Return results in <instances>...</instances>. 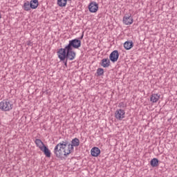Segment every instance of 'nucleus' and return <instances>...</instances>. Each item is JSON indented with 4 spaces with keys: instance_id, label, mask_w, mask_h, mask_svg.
<instances>
[{
    "instance_id": "4468645a",
    "label": "nucleus",
    "mask_w": 177,
    "mask_h": 177,
    "mask_svg": "<svg viewBox=\"0 0 177 177\" xmlns=\"http://www.w3.org/2000/svg\"><path fill=\"white\" fill-rule=\"evenodd\" d=\"M150 100L152 103H157L158 100H160V95L156 93L152 94L151 95Z\"/></svg>"
},
{
    "instance_id": "7ed1b4c3",
    "label": "nucleus",
    "mask_w": 177,
    "mask_h": 177,
    "mask_svg": "<svg viewBox=\"0 0 177 177\" xmlns=\"http://www.w3.org/2000/svg\"><path fill=\"white\" fill-rule=\"evenodd\" d=\"M13 109V102L10 100H3L0 102V110L2 111H10Z\"/></svg>"
},
{
    "instance_id": "b1692460",
    "label": "nucleus",
    "mask_w": 177,
    "mask_h": 177,
    "mask_svg": "<svg viewBox=\"0 0 177 177\" xmlns=\"http://www.w3.org/2000/svg\"><path fill=\"white\" fill-rule=\"evenodd\" d=\"M68 1H71V0H68Z\"/></svg>"
},
{
    "instance_id": "9d476101",
    "label": "nucleus",
    "mask_w": 177,
    "mask_h": 177,
    "mask_svg": "<svg viewBox=\"0 0 177 177\" xmlns=\"http://www.w3.org/2000/svg\"><path fill=\"white\" fill-rule=\"evenodd\" d=\"M100 64L104 68H107V67L110 66V59L109 58H104L102 59Z\"/></svg>"
},
{
    "instance_id": "39448f33",
    "label": "nucleus",
    "mask_w": 177,
    "mask_h": 177,
    "mask_svg": "<svg viewBox=\"0 0 177 177\" xmlns=\"http://www.w3.org/2000/svg\"><path fill=\"white\" fill-rule=\"evenodd\" d=\"M66 46L71 49H73H73H78L79 48H81V40L78 39L70 40L68 44Z\"/></svg>"
},
{
    "instance_id": "aec40b11",
    "label": "nucleus",
    "mask_w": 177,
    "mask_h": 177,
    "mask_svg": "<svg viewBox=\"0 0 177 177\" xmlns=\"http://www.w3.org/2000/svg\"><path fill=\"white\" fill-rule=\"evenodd\" d=\"M97 74L99 77H100L101 75H103V74H104V70L102 68H99L97 70Z\"/></svg>"
},
{
    "instance_id": "f8f14e48",
    "label": "nucleus",
    "mask_w": 177,
    "mask_h": 177,
    "mask_svg": "<svg viewBox=\"0 0 177 177\" xmlns=\"http://www.w3.org/2000/svg\"><path fill=\"white\" fill-rule=\"evenodd\" d=\"M35 143L37 147H39L40 150H42V149H44L46 147L45 144H44V142H42V140L39 139H36Z\"/></svg>"
},
{
    "instance_id": "1a4fd4ad",
    "label": "nucleus",
    "mask_w": 177,
    "mask_h": 177,
    "mask_svg": "<svg viewBox=\"0 0 177 177\" xmlns=\"http://www.w3.org/2000/svg\"><path fill=\"white\" fill-rule=\"evenodd\" d=\"M99 9V4L96 2H91L88 6V10L91 13H96Z\"/></svg>"
},
{
    "instance_id": "a211bd4d",
    "label": "nucleus",
    "mask_w": 177,
    "mask_h": 177,
    "mask_svg": "<svg viewBox=\"0 0 177 177\" xmlns=\"http://www.w3.org/2000/svg\"><path fill=\"white\" fill-rule=\"evenodd\" d=\"M150 165L153 167H158V159L153 158L151 160Z\"/></svg>"
},
{
    "instance_id": "412c9836",
    "label": "nucleus",
    "mask_w": 177,
    "mask_h": 177,
    "mask_svg": "<svg viewBox=\"0 0 177 177\" xmlns=\"http://www.w3.org/2000/svg\"><path fill=\"white\" fill-rule=\"evenodd\" d=\"M67 60H68V59H65L64 61L63 60H60V62H63L64 66H66V67H67Z\"/></svg>"
},
{
    "instance_id": "9b49d317",
    "label": "nucleus",
    "mask_w": 177,
    "mask_h": 177,
    "mask_svg": "<svg viewBox=\"0 0 177 177\" xmlns=\"http://www.w3.org/2000/svg\"><path fill=\"white\" fill-rule=\"evenodd\" d=\"M124 49H126V50H129L130 49H132V48H133V42L132 41H125L124 43Z\"/></svg>"
},
{
    "instance_id": "20e7f679",
    "label": "nucleus",
    "mask_w": 177,
    "mask_h": 177,
    "mask_svg": "<svg viewBox=\"0 0 177 177\" xmlns=\"http://www.w3.org/2000/svg\"><path fill=\"white\" fill-rule=\"evenodd\" d=\"M67 149L65 151H66L67 154H71L74 151V147L80 146V139L75 138L71 140V144L68 143V141H67Z\"/></svg>"
},
{
    "instance_id": "6ab92c4d",
    "label": "nucleus",
    "mask_w": 177,
    "mask_h": 177,
    "mask_svg": "<svg viewBox=\"0 0 177 177\" xmlns=\"http://www.w3.org/2000/svg\"><path fill=\"white\" fill-rule=\"evenodd\" d=\"M57 5L61 8H63L67 5V0H57Z\"/></svg>"
},
{
    "instance_id": "4be33fe9",
    "label": "nucleus",
    "mask_w": 177,
    "mask_h": 177,
    "mask_svg": "<svg viewBox=\"0 0 177 177\" xmlns=\"http://www.w3.org/2000/svg\"><path fill=\"white\" fill-rule=\"evenodd\" d=\"M84 38V34L82 35V36L80 37V39H82Z\"/></svg>"
},
{
    "instance_id": "6e6552de",
    "label": "nucleus",
    "mask_w": 177,
    "mask_h": 177,
    "mask_svg": "<svg viewBox=\"0 0 177 177\" xmlns=\"http://www.w3.org/2000/svg\"><path fill=\"white\" fill-rule=\"evenodd\" d=\"M118 57H120V53H118V50H113L109 55V59L113 63H115L118 60Z\"/></svg>"
},
{
    "instance_id": "0eeeda50",
    "label": "nucleus",
    "mask_w": 177,
    "mask_h": 177,
    "mask_svg": "<svg viewBox=\"0 0 177 177\" xmlns=\"http://www.w3.org/2000/svg\"><path fill=\"white\" fill-rule=\"evenodd\" d=\"M122 21L125 26H130V24L133 23V18H132L131 14H127L123 17Z\"/></svg>"
},
{
    "instance_id": "f3484780",
    "label": "nucleus",
    "mask_w": 177,
    "mask_h": 177,
    "mask_svg": "<svg viewBox=\"0 0 177 177\" xmlns=\"http://www.w3.org/2000/svg\"><path fill=\"white\" fill-rule=\"evenodd\" d=\"M23 9L26 12L31 10V5L30 4V1H26L24 3Z\"/></svg>"
},
{
    "instance_id": "f257e3e1",
    "label": "nucleus",
    "mask_w": 177,
    "mask_h": 177,
    "mask_svg": "<svg viewBox=\"0 0 177 177\" xmlns=\"http://www.w3.org/2000/svg\"><path fill=\"white\" fill-rule=\"evenodd\" d=\"M57 55L59 60H74L76 53L73 50V48L65 46L64 48H59L57 52Z\"/></svg>"
},
{
    "instance_id": "2eb2a0df",
    "label": "nucleus",
    "mask_w": 177,
    "mask_h": 177,
    "mask_svg": "<svg viewBox=\"0 0 177 177\" xmlns=\"http://www.w3.org/2000/svg\"><path fill=\"white\" fill-rule=\"evenodd\" d=\"M41 151H43V153H44L46 157H47L48 158H50V150L49 149V148H48L46 146L42 149H41Z\"/></svg>"
},
{
    "instance_id": "5701e85b",
    "label": "nucleus",
    "mask_w": 177,
    "mask_h": 177,
    "mask_svg": "<svg viewBox=\"0 0 177 177\" xmlns=\"http://www.w3.org/2000/svg\"><path fill=\"white\" fill-rule=\"evenodd\" d=\"M2 18V16L1 15V12H0V19H1Z\"/></svg>"
},
{
    "instance_id": "423d86ee",
    "label": "nucleus",
    "mask_w": 177,
    "mask_h": 177,
    "mask_svg": "<svg viewBox=\"0 0 177 177\" xmlns=\"http://www.w3.org/2000/svg\"><path fill=\"white\" fill-rule=\"evenodd\" d=\"M125 117V111L124 109H117L115 112V118L118 121H122Z\"/></svg>"
},
{
    "instance_id": "f03ea898",
    "label": "nucleus",
    "mask_w": 177,
    "mask_h": 177,
    "mask_svg": "<svg viewBox=\"0 0 177 177\" xmlns=\"http://www.w3.org/2000/svg\"><path fill=\"white\" fill-rule=\"evenodd\" d=\"M67 140L62 141L58 143L54 148V154L57 157V158H63V156L67 157L70 156V153H67L66 150H67Z\"/></svg>"
},
{
    "instance_id": "ddd939ff",
    "label": "nucleus",
    "mask_w": 177,
    "mask_h": 177,
    "mask_svg": "<svg viewBox=\"0 0 177 177\" xmlns=\"http://www.w3.org/2000/svg\"><path fill=\"white\" fill-rule=\"evenodd\" d=\"M91 153L93 157H97L100 154V149L98 147H93L92 148Z\"/></svg>"
},
{
    "instance_id": "dca6fc26",
    "label": "nucleus",
    "mask_w": 177,
    "mask_h": 177,
    "mask_svg": "<svg viewBox=\"0 0 177 177\" xmlns=\"http://www.w3.org/2000/svg\"><path fill=\"white\" fill-rule=\"evenodd\" d=\"M31 9H37L38 8V0H31L30 2Z\"/></svg>"
}]
</instances>
